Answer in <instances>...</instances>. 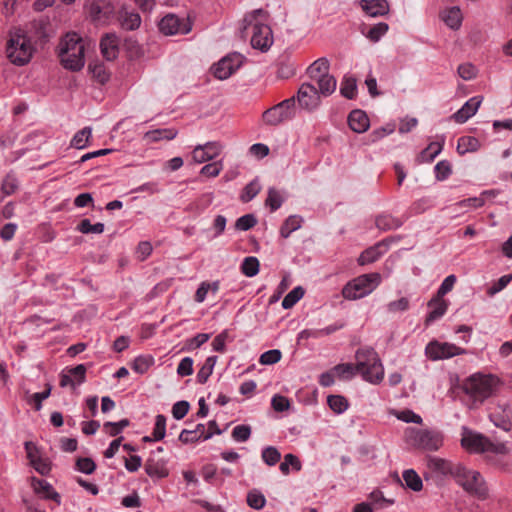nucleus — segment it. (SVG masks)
<instances>
[{"label": "nucleus", "mask_w": 512, "mask_h": 512, "mask_svg": "<svg viewBox=\"0 0 512 512\" xmlns=\"http://www.w3.org/2000/svg\"><path fill=\"white\" fill-rule=\"evenodd\" d=\"M500 384V379L497 376L478 373L468 377L461 388L469 398V408L475 409L481 406L485 400L496 395Z\"/></svg>", "instance_id": "1"}, {"label": "nucleus", "mask_w": 512, "mask_h": 512, "mask_svg": "<svg viewBox=\"0 0 512 512\" xmlns=\"http://www.w3.org/2000/svg\"><path fill=\"white\" fill-rule=\"evenodd\" d=\"M356 368L363 379L379 384L384 378V368L377 352L372 347L360 348L355 353Z\"/></svg>", "instance_id": "2"}, {"label": "nucleus", "mask_w": 512, "mask_h": 512, "mask_svg": "<svg viewBox=\"0 0 512 512\" xmlns=\"http://www.w3.org/2000/svg\"><path fill=\"white\" fill-rule=\"evenodd\" d=\"M257 16L266 17V12L263 9H256L252 13L245 16L244 30L249 26L252 27L251 45L255 49L266 51L273 43V36L271 28L264 23L257 21Z\"/></svg>", "instance_id": "3"}, {"label": "nucleus", "mask_w": 512, "mask_h": 512, "mask_svg": "<svg viewBox=\"0 0 512 512\" xmlns=\"http://www.w3.org/2000/svg\"><path fill=\"white\" fill-rule=\"evenodd\" d=\"M6 54L10 62L17 66H23L30 61L33 54V46L30 39L21 29L10 33Z\"/></svg>", "instance_id": "4"}, {"label": "nucleus", "mask_w": 512, "mask_h": 512, "mask_svg": "<svg viewBox=\"0 0 512 512\" xmlns=\"http://www.w3.org/2000/svg\"><path fill=\"white\" fill-rule=\"evenodd\" d=\"M381 282L379 273H369L360 275L349 281L342 289V295L345 299L356 300L367 296L374 291Z\"/></svg>", "instance_id": "5"}, {"label": "nucleus", "mask_w": 512, "mask_h": 512, "mask_svg": "<svg viewBox=\"0 0 512 512\" xmlns=\"http://www.w3.org/2000/svg\"><path fill=\"white\" fill-rule=\"evenodd\" d=\"M461 445L473 453L491 452L495 454H506L507 447L503 443H493L482 434L475 433L468 428H463Z\"/></svg>", "instance_id": "6"}, {"label": "nucleus", "mask_w": 512, "mask_h": 512, "mask_svg": "<svg viewBox=\"0 0 512 512\" xmlns=\"http://www.w3.org/2000/svg\"><path fill=\"white\" fill-rule=\"evenodd\" d=\"M454 480L471 495L485 499L488 495V488L482 475L475 470H469L462 464L456 470Z\"/></svg>", "instance_id": "7"}, {"label": "nucleus", "mask_w": 512, "mask_h": 512, "mask_svg": "<svg viewBox=\"0 0 512 512\" xmlns=\"http://www.w3.org/2000/svg\"><path fill=\"white\" fill-rule=\"evenodd\" d=\"M295 114V97H290L265 110L262 114V120L268 126H278L292 120Z\"/></svg>", "instance_id": "8"}, {"label": "nucleus", "mask_w": 512, "mask_h": 512, "mask_svg": "<svg viewBox=\"0 0 512 512\" xmlns=\"http://www.w3.org/2000/svg\"><path fill=\"white\" fill-rule=\"evenodd\" d=\"M240 53H231L212 66L213 75L219 80L228 79L243 63Z\"/></svg>", "instance_id": "9"}, {"label": "nucleus", "mask_w": 512, "mask_h": 512, "mask_svg": "<svg viewBox=\"0 0 512 512\" xmlns=\"http://www.w3.org/2000/svg\"><path fill=\"white\" fill-rule=\"evenodd\" d=\"M411 438L415 446L428 451H437L443 444L441 433L428 429L413 430Z\"/></svg>", "instance_id": "10"}, {"label": "nucleus", "mask_w": 512, "mask_h": 512, "mask_svg": "<svg viewBox=\"0 0 512 512\" xmlns=\"http://www.w3.org/2000/svg\"><path fill=\"white\" fill-rule=\"evenodd\" d=\"M425 353L431 360H440L465 354L466 350L451 343L432 341L426 346Z\"/></svg>", "instance_id": "11"}, {"label": "nucleus", "mask_w": 512, "mask_h": 512, "mask_svg": "<svg viewBox=\"0 0 512 512\" xmlns=\"http://www.w3.org/2000/svg\"><path fill=\"white\" fill-rule=\"evenodd\" d=\"M426 461L429 473L438 478L450 476L454 479L456 470L461 465L436 456H428Z\"/></svg>", "instance_id": "12"}, {"label": "nucleus", "mask_w": 512, "mask_h": 512, "mask_svg": "<svg viewBox=\"0 0 512 512\" xmlns=\"http://www.w3.org/2000/svg\"><path fill=\"white\" fill-rule=\"evenodd\" d=\"M191 29V23L187 19L174 14L164 16L159 22V30L165 35L187 34Z\"/></svg>", "instance_id": "13"}, {"label": "nucleus", "mask_w": 512, "mask_h": 512, "mask_svg": "<svg viewBox=\"0 0 512 512\" xmlns=\"http://www.w3.org/2000/svg\"><path fill=\"white\" fill-rule=\"evenodd\" d=\"M294 97L295 101H298L299 106L309 112L315 110L320 104L319 92L310 83H303Z\"/></svg>", "instance_id": "14"}, {"label": "nucleus", "mask_w": 512, "mask_h": 512, "mask_svg": "<svg viewBox=\"0 0 512 512\" xmlns=\"http://www.w3.org/2000/svg\"><path fill=\"white\" fill-rule=\"evenodd\" d=\"M58 53H76L78 57L84 58L85 45L83 39L75 32L68 33L63 37L58 46Z\"/></svg>", "instance_id": "15"}, {"label": "nucleus", "mask_w": 512, "mask_h": 512, "mask_svg": "<svg viewBox=\"0 0 512 512\" xmlns=\"http://www.w3.org/2000/svg\"><path fill=\"white\" fill-rule=\"evenodd\" d=\"M220 152L221 145L218 142H207L194 148L192 158L196 163H204L216 158Z\"/></svg>", "instance_id": "16"}, {"label": "nucleus", "mask_w": 512, "mask_h": 512, "mask_svg": "<svg viewBox=\"0 0 512 512\" xmlns=\"http://www.w3.org/2000/svg\"><path fill=\"white\" fill-rule=\"evenodd\" d=\"M88 12L94 21H106L114 13V6L107 0H94L90 3Z\"/></svg>", "instance_id": "17"}, {"label": "nucleus", "mask_w": 512, "mask_h": 512, "mask_svg": "<svg viewBox=\"0 0 512 512\" xmlns=\"http://www.w3.org/2000/svg\"><path fill=\"white\" fill-rule=\"evenodd\" d=\"M483 98L480 96H474L470 98L465 104L452 115V118L456 123H465L469 118L476 114L478 111Z\"/></svg>", "instance_id": "18"}, {"label": "nucleus", "mask_w": 512, "mask_h": 512, "mask_svg": "<svg viewBox=\"0 0 512 512\" xmlns=\"http://www.w3.org/2000/svg\"><path fill=\"white\" fill-rule=\"evenodd\" d=\"M362 10L370 17L384 16L389 13L390 6L387 0H361Z\"/></svg>", "instance_id": "19"}, {"label": "nucleus", "mask_w": 512, "mask_h": 512, "mask_svg": "<svg viewBox=\"0 0 512 512\" xmlns=\"http://www.w3.org/2000/svg\"><path fill=\"white\" fill-rule=\"evenodd\" d=\"M428 307L431 309L428 313L425 324L429 325L437 319L441 318L447 311L448 303L443 299V297H439L435 295L429 302Z\"/></svg>", "instance_id": "20"}, {"label": "nucleus", "mask_w": 512, "mask_h": 512, "mask_svg": "<svg viewBox=\"0 0 512 512\" xmlns=\"http://www.w3.org/2000/svg\"><path fill=\"white\" fill-rule=\"evenodd\" d=\"M118 37L115 34H106L100 40V50L103 57L112 61L118 55Z\"/></svg>", "instance_id": "21"}, {"label": "nucleus", "mask_w": 512, "mask_h": 512, "mask_svg": "<svg viewBox=\"0 0 512 512\" xmlns=\"http://www.w3.org/2000/svg\"><path fill=\"white\" fill-rule=\"evenodd\" d=\"M348 124L354 132L363 133L369 128V118L364 111L355 109L348 116Z\"/></svg>", "instance_id": "22"}, {"label": "nucleus", "mask_w": 512, "mask_h": 512, "mask_svg": "<svg viewBox=\"0 0 512 512\" xmlns=\"http://www.w3.org/2000/svg\"><path fill=\"white\" fill-rule=\"evenodd\" d=\"M385 245L386 241H380L374 246L367 248L360 254L358 263L360 265H366L377 261L385 252H387L384 249Z\"/></svg>", "instance_id": "23"}, {"label": "nucleus", "mask_w": 512, "mask_h": 512, "mask_svg": "<svg viewBox=\"0 0 512 512\" xmlns=\"http://www.w3.org/2000/svg\"><path fill=\"white\" fill-rule=\"evenodd\" d=\"M178 134V131L174 128H161L151 130L145 133L144 139L149 143L159 142L161 140H172Z\"/></svg>", "instance_id": "24"}, {"label": "nucleus", "mask_w": 512, "mask_h": 512, "mask_svg": "<svg viewBox=\"0 0 512 512\" xmlns=\"http://www.w3.org/2000/svg\"><path fill=\"white\" fill-rule=\"evenodd\" d=\"M32 486L36 493H44L45 498L51 499L58 504L60 503V495L56 492L52 485L43 479L32 478Z\"/></svg>", "instance_id": "25"}, {"label": "nucleus", "mask_w": 512, "mask_h": 512, "mask_svg": "<svg viewBox=\"0 0 512 512\" xmlns=\"http://www.w3.org/2000/svg\"><path fill=\"white\" fill-rule=\"evenodd\" d=\"M120 23L123 29L133 31L140 27L141 17L136 12L123 10L120 12Z\"/></svg>", "instance_id": "26"}, {"label": "nucleus", "mask_w": 512, "mask_h": 512, "mask_svg": "<svg viewBox=\"0 0 512 512\" xmlns=\"http://www.w3.org/2000/svg\"><path fill=\"white\" fill-rule=\"evenodd\" d=\"M61 64L64 68L71 71H79L84 67L85 60L83 57H78L76 53L62 54L58 53Z\"/></svg>", "instance_id": "27"}, {"label": "nucleus", "mask_w": 512, "mask_h": 512, "mask_svg": "<svg viewBox=\"0 0 512 512\" xmlns=\"http://www.w3.org/2000/svg\"><path fill=\"white\" fill-rule=\"evenodd\" d=\"M329 66L330 64L327 58H319L307 68V74L312 80H316L322 75L329 74Z\"/></svg>", "instance_id": "28"}, {"label": "nucleus", "mask_w": 512, "mask_h": 512, "mask_svg": "<svg viewBox=\"0 0 512 512\" xmlns=\"http://www.w3.org/2000/svg\"><path fill=\"white\" fill-rule=\"evenodd\" d=\"M88 70L92 77L100 84H105L109 81L110 73L106 70L104 63L94 61L89 63Z\"/></svg>", "instance_id": "29"}, {"label": "nucleus", "mask_w": 512, "mask_h": 512, "mask_svg": "<svg viewBox=\"0 0 512 512\" xmlns=\"http://www.w3.org/2000/svg\"><path fill=\"white\" fill-rule=\"evenodd\" d=\"M480 142L472 136H462L458 139L457 152L463 155L468 152H475L479 149Z\"/></svg>", "instance_id": "30"}, {"label": "nucleus", "mask_w": 512, "mask_h": 512, "mask_svg": "<svg viewBox=\"0 0 512 512\" xmlns=\"http://www.w3.org/2000/svg\"><path fill=\"white\" fill-rule=\"evenodd\" d=\"M405 485L412 491L418 492L423 488V482L414 469H407L402 474Z\"/></svg>", "instance_id": "31"}, {"label": "nucleus", "mask_w": 512, "mask_h": 512, "mask_svg": "<svg viewBox=\"0 0 512 512\" xmlns=\"http://www.w3.org/2000/svg\"><path fill=\"white\" fill-rule=\"evenodd\" d=\"M315 81H317L319 86V94L323 96H329L336 90V79L330 74L322 75Z\"/></svg>", "instance_id": "32"}, {"label": "nucleus", "mask_w": 512, "mask_h": 512, "mask_svg": "<svg viewBox=\"0 0 512 512\" xmlns=\"http://www.w3.org/2000/svg\"><path fill=\"white\" fill-rule=\"evenodd\" d=\"M340 93L347 99H354L357 95V80L353 76H345L341 82Z\"/></svg>", "instance_id": "33"}, {"label": "nucleus", "mask_w": 512, "mask_h": 512, "mask_svg": "<svg viewBox=\"0 0 512 512\" xmlns=\"http://www.w3.org/2000/svg\"><path fill=\"white\" fill-rule=\"evenodd\" d=\"M302 218L298 215L289 216L280 228V235L283 238H288L290 234L301 227Z\"/></svg>", "instance_id": "34"}, {"label": "nucleus", "mask_w": 512, "mask_h": 512, "mask_svg": "<svg viewBox=\"0 0 512 512\" xmlns=\"http://www.w3.org/2000/svg\"><path fill=\"white\" fill-rule=\"evenodd\" d=\"M217 356H209L204 365L200 368L197 373V382L200 384H205L211 374L213 373L214 366L217 362Z\"/></svg>", "instance_id": "35"}, {"label": "nucleus", "mask_w": 512, "mask_h": 512, "mask_svg": "<svg viewBox=\"0 0 512 512\" xmlns=\"http://www.w3.org/2000/svg\"><path fill=\"white\" fill-rule=\"evenodd\" d=\"M376 227L383 231L397 229L402 225V222L391 215H380L375 220Z\"/></svg>", "instance_id": "36"}, {"label": "nucleus", "mask_w": 512, "mask_h": 512, "mask_svg": "<svg viewBox=\"0 0 512 512\" xmlns=\"http://www.w3.org/2000/svg\"><path fill=\"white\" fill-rule=\"evenodd\" d=\"M91 136L92 129L90 127H84L74 135L71 140V146L76 149H83L89 144Z\"/></svg>", "instance_id": "37"}, {"label": "nucleus", "mask_w": 512, "mask_h": 512, "mask_svg": "<svg viewBox=\"0 0 512 512\" xmlns=\"http://www.w3.org/2000/svg\"><path fill=\"white\" fill-rule=\"evenodd\" d=\"M212 437V432H207V434H198L197 431L183 429L179 435V440L183 444L194 443L199 440H208Z\"/></svg>", "instance_id": "38"}, {"label": "nucleus", "mask_w": 512, "mask_h": 512, "mask_svg": "<svg viewBox=\"0 0 512 512\" xmlns=\"http://www.w3.org/2000/svg\"><path fill=\"white\" fill-rule=\"evenodd\" d=\"M290 466L296 471H300L302 468L299 458L291 453L284 456V461L280 463L279 469L284 475H288L290 473Z\"/></svg>", "instance_id": "39"}, {"label": "nucleus", "mask_w": 512, "mask_h": 512, "mask_svg": "<svg viewBox=\"0 0 512 512\" xmlns=\"http://www.w3.org/2000/svg\"><path fill=\"white\" fill-rule=\"evenodd\" d=\"M444 22L451 29H458L462 22L461 11L458 7L450 8L443 17Z\"/></svg>", "instance_id": "40"}, {"label": "nucleus", "mask_w": 512, "mask_h": 512, "mask_svg": "<svg viewBox=\"0 0 512 512\" xmlns=\"http://www.w3.org/2000/svg\"><path fill=\"white\" fill-rule=\"evenodd\" d=\"M259 260L256 257L249 256L244 258L241 264V271L247 277H254L259 272Z\"/></svg>", "instance_id": "41"}, {"label": "nucleus", "mask_w": 512, "mask_h": 512, "mask_svg": "<svg viewBox=\"0 0 512 512\" xmlns=\"http://www.w3.org/2000/svg\"><path fill=\"white\" fill-rule=\"evenodd\" d=\"M304 289L301 286L293 288L283 299L282 307L284 309L292 308L304 296Z\"/></svg>", "instance_id": "42"}, {"label": "nucleus", "mask_w": 512, "mask_h": 512, "mask_svg": "<svg viewBox=\"0 0 512 512\" xmlns=\"http://www.w3.org/2000/svg\"><path fill=\"white\" fill-rule=\"evenodd\" d=\"M76 229L83 234H101L104 232V224L100 222L91 224L89 219H83L79 222Z\"/></svg>", "instance_id": "43"}, {"label": "nucleus", "mask_w": 512, "mask_h": 512, "mask_svg": "<svg viewBox=\"0 0 512 512\" xmlns=\"http://www.w3.org/2000/svg\"><path fill=\"white\" fill-rule=\"evenodd\" d=\"M261 458L268 466L276 465L281 459V453L274 446H267L262 450Z\"/></svg>", "instance_id": "44"}, {"label": "nucleus", "mask_w": 512, "mask_h": 512, "mask_svg": "<svg viewBox=\"0 0 512 512\" xmlns=\"http://www.w3.org/2000/svg\"><path fill=\"white\" fill-rule=\"evenodd\" d=\"M327 403L331 410L340 414L348 408V401L341 395H330L327 398Z\"/></svg>", "instance_id": "45"}, {"label": "nucleus", "mask_w": 512, "mask_h": 512, "mask_svg": "<svg viewBox=\"0 0 512 512\" xmlns=\"http://www.w3.org/2000/svg\"><path fill=\"white\" fill-rule=\"evenodd\" d=\"M153 364L154 359L152 356H138L133 361L132 369L139 374H144Z\"/></svg>", "instance_id": "46"}, {"label": "nucleus", "mask_w": 512, "mask_h": 512, "mask_svg": "<svg viewBox=\"0 0 512 512\" xmlns=\"http://www.w3.org/2000/svg\"><path fill=\"white\" fill-rule=\"evenodd\" d=\"M333 370L340 379H351L358 373L356 364L351 363L338 364Z\"/></svg>", "instance_id": "47"}, {"label": "nucleus", "mask_w": 512, "mask_h": 512, "mask_svg": "<svg viewBox=\"0 0 512 512\" xmlns=\"http://www.w3.org/2000/svg\"><path fill=\"white\" fill-rule=\"evenodd\" d=\"M130 425V421L127 418L121 419L118 422H105L103 427L106 433H108L110 436H117L119 435L122 430Z\"/></svg>", "instance_id": "48"}, {"label": "nucleus", "mask_w": 512, "mask_h": 512, "mask_svg": "<svg viewBox=\"0 0 512 512\" xmlns=\"http://www.w3.org/2000/svg\"><path fill=\"white\" fill-rule=\"evenodd\" d=\"M18 189V180L13 174H7L1 183V192L3 196H9Z\"/></svg>", "instance_id": "49"}, {"label": "nucleus", "mask_w": 512, "mask_h": 512, "mask_svg": "<svg viewBox=\"0 0 512 512\" xmlns=\"http://www.w3.org/2000/svg\"><path fill=\"white\" fill-rule=\"evenodd\" d=\"M145 472L150 477L163 478V477L167 476L166 469L152 459H148L146 461Z\"/></svg>", "instance_id": "50"}, {"label": "nucleus", "mask_w": 512, "mask_h": 512, "mask_svg": "<svg viewBox=\"0 0 512 512\" xmlns=\"http://www.w3.org/2000/svg\"><path fill=\"white\" fill-rule=\"evenodd\" d=\"M257 224V218L254 214H245L239 217L235 222V229L239 231H248Z\"/></svg>", "instance_id": "51"}, {"label": "nucleus", "mask_w": 512, "mask_h": 512, "mask_svg": "<svg viewBox=\"0 0 512 512\" xmlns=\"http://www.w3.org/2000/svg\"><path fill=\"white\" fill-rule=\"evenodd\" d=\"M166 433V417L162 414H158L155 418V426L153 429V440L160 441L165 437Z\"/></svg>", "instance_id": "52"}, {"label": "nucleus", "mask_w": 512, "mask_h": 512, "mask_svg": "<svg viewBox=\"0 0 512 512\" xmlns=\"http://www.w3.org/2000/svg\"><path fill=\"white\" fill-rule=\"evenodd\" d=\"M283 198L275 188H269L268 196L265 201L266 206L270 207L271 212H275L281 207Z\"/></svg>", "instance_id": "53"}, {"label": "nucleus", "mask_w": 512, "mask_h": 512, "mask_svg": "<svg viewBox=\"0 0 512 512\" xmlns=\"http://www.w3.org/2000/svg\"><path fill=\"white\" fill-rule=\"evenodd\" d=\"M52 386L50 384H46V389L42 392L34 393L28 399V403L34 404V409L36 411L41 410L43 400L47 399L51 394Z\"/></svg>", "instance_id": "54"}, {"label": "nucleus", "mask_w": 512, "mask_h": 512, "mask_svg": "<svg viewBox=\"0 0 512 512\" xmlns=\"http://www.w3.org/2000/svg\"><path fill=\"white\" fill-rule=\"evenodd\" d=\"M261 190V187L257 181H251L248 183L240 196L242 202L247 203L251 201Z\"/></svg>", "instance_id": "55"}, {"label": "nucleus", "mask_w": 512, "mask_h": 512, "mask_svg": "<svg viewBox=\"0 0 512 512\" xmlns=\"http://www.w3.org/2000/svg\"><path fill=\"white\" fill-rule=\"evenodd\" d=\"M389 29V26L385 22H380L369 30V32L366 34V37L371 40L372 42H377L381 39L382 36H384Z\"/></svg>", "instance_id": "56"}, {"label": "nucleus", "mask_w": 512, "mask_h": 512, "mask_svg": "<svg viewBox=\"0 0 512 512\" xmlns=\"http://www.w3.org/2000/svg\"><path fill=\"white\" fill-rule=\"evenodd\" d=\"M266 499L264 495L256 490L247 494V504L256 510H260L265 506Z\"/></svg>", "instance_id": "57"}, {"label": "nucleus", "mask_w": 512, "mask_h": 512, "mask_svg": "<svg viewBox=\"0 0 512 512\" xmlns=\"http://www.w3.org/2000/svg\"><path fill=\"white\" fill-rule=\"evenodd\" d=\"M282 353L278 349H272L261 354L259 363L262 365H273L281 360Z\"/></svg>", "instance_id": "58"}, {"label": "nucleus", "mask_w": 512, "mask_h": 512, "mask_svg": "<svg viewBox=\"0 0 512 512\" xmlns=\"http://www.w3.org/2000/svg\"><path fill=\"white\" fill-rule=\"evenodd\" d=\"M76 469L84 474H92L96 469L95 462L89 457H79L75 463Z\"/></svg>", "instance_id": "59"}, {"label": "nucleus", "mask_w": 512, "mask_h": 512, "mask_svg": "<svg viewBox=\"0 0 512 512\" xmlns=\"http://www.w3.org/2000/svg\"><path fill=\"white\" fill-rule=\"evenodd\" d=\"M251 427L249 425H237L232 430V437L235 441L245 442L250 438Z\"/></svg>", "instance_id": "60"}, {"label": "nucleus", "mask_w": 512, "mask_h": 512, "mask_svg": "<svg viewBox=\"0 0 512 512\" xmlns=\"http://www.w3.org/2000/svg\"><path fill=\"white\" fill-rule=\"evenodd\" d=\"M452 173L451 164L447 160L438 162L435 166V176L439 181H443Z\"/></svg>", "instance_id": "61"}, {"label": "nucleus", "mask_w": 512, "mask_h": 512, "mask_svg": "<svg viewBox=\"0 0 512 512\" xmlns=\"http://www.w3.org/2000/svg\"><path fill=\"white\" fill-rule=\"evenodd\" d=\"M410 307V302L407 297H402L398 300L391 301L387 304V310L390 313L404 312Z\"/></svg>", "instance_id": "62"}, {"label": "nucleus", "mask_w": 512, "mask_h": 512, "mask_svg": "<svg viewBox=\"0 0 512 512\" xmlns=\"http://www.w3.org/2000/svg\"><path fill=\"white\" fill-rule=\"evenodd\" d=\"M442 145L438 142H432L426 149L421 152V157L425 161H433L434 158L441 152Z\"/></svg>", "instance_id": "63"}, {"label": "nucleus", "mask_w": 512, "mask_h": 512, "mask_svg": "<svg viewBox=\"0 0 512 512\" xmlns=\"http://www.w3.org/2000/svg\"><path fill=\"white\" fill-rule=\"evenodd\" d=\"M189 409V402L185 400L178 401L172 407V415L176 420H181L187 415Z\"/></svg>", "instance_id": "64"}]
</instances>
